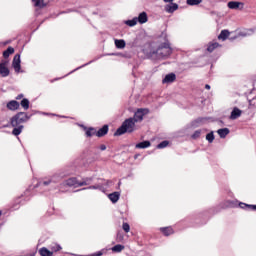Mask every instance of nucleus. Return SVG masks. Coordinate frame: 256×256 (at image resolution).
<instances>
[{
  "label": "nucleus",
  "instance_id": "44",
  "mask_svg": "<svg viewBox=\"0 0 256 256\" xmlns=\"http://www.w3.org/2000/svg\"><path fill=\"white\" fill-rule=\"evenodd\" d=\"M1 215H2V212L0 211V217H1Z\"/></svg>",
  "mask_w": 256,
  "mask_h": 256
},
{
  "label": "nucleus",
  "instance_id": "19",
  "mask_svg": "<svg viewBox=\"0 0 256 256\" xmlns=\"http://www.w3.org/2000/svg\"><path fill=\"white\" fill-rule=\"evenodd\" d=\"M147 147H151V142L143 141L136 144V149H147Z\"/></svg>",
  "mask_w": 256,
  "mask_h": 256
},
{
  "label": "nucleus",
  "instance_id": "22",
  "mask_svg": "<svg viewBox=\"0 0 256 256\" xmlns=\"http://www.w3.org/2000/svg\"><path fill=\"white\" fill-rule=\"evenodd\" d=\"M15 53V49L13 47H8L6 51L3 52V57L7 59L9 55H13Z\"/></svg>",
  "mask_w": 256,
  "mask_h": 256
},
{
  "label": "nucleus",
  "instance_id": "9",
  "mask_svg": "<svg viewBox=\"0 0 256 256\" xmlns=\"http://www.w3.org/2000/svg\"><path fill=\"white\" fill-rule=\"evenodd\" d=\"M242 113L243 112L241 111V109L235 107V108H233V110L231 112L230 119L232 121H235V119H239V117L242 115Z\"/></svg>",
  "mask_w": 256,
  "mask_h": 256
},
{
  "label": "nucleus",
  "instance_id": "18",
  "mask_svg": "<svg viewBox=\"0 0 256 256\" xmlns=\"http://www.w3.org/2000/svg\"><path fill=\"white\" fill-rule=\"evenodd\" d=\"M217 133H218L219 137H221V139H225L226 136H227L228 133H229V128H222V129H219V130H217Z\"/></svg>",
  "mask_w": 256,
  "mask_h": 256
},
{
  "label": "nucleus",
  "instance_id": "11",
  "mask_svg": "<svg viewBox=\"0 0 256 256\" xmlns=\"http://www.w3.org/2000/svg\"><path fill=\"white\" fill-rule=\"evenodd\" d=\"M137 21H138V23H140V25H143V23H147V21H149L147 12L140 13L137 17Z\"/></svg>",
  "mask_w": 256,
  "mask_h": 256
},
{
  "label": "nucleus",
  "instance_id": "6",
  "mask_svg": "<svg viewBox=\"0 0 256 256\" xmlns=\"http://www.w3.org/2000/svg\"><path fill=\"white\" fill-rule=\"evenodd\" d=\"M157 55H159V57H169V54L171 53V48L169 47H160L157 50Z\"/></svg>",
  "mask_w": 256,
  "mask_h": 256
},
{
  "label": "nucleus",
  "instance_id": "42",
  "mask_svg": "<svg viewBox=\"0 0 256 256\" xmlns=\"http://www.w3.org/2000/svg\"><path fill=\"white\" fill-rule=\"evenodd\" d=\"M164 1V3H172V1H174V0H163Z\"/></svg>",
  "mask_w": 256,
  "mask_h": 256
},
{
  "label": "nucleus",
  "instance_id": "28",
  "mask_svg": "<svg viewBox=\"0 0 256 256\" xmlns=\"http://www.w3.org/2000/svg\"><path fill=\"white\" fill-rule=\"evenodd\" d=\"M161 231L166 236L173 235V228L171 227L161 228Z\"/></svg>",
  "mask_w": 256,
  "mask_h": 256
},
{
  "label": "nucleus",
  "instance_id": "35",
  "mask_svg": "<svg viewBox=\"0 0 256 256\" xmlns=\"http://www.w3.org/2000/svg\"><path fill=\"white\" fill-rule=\"evenodd\" d=\"M199 137H201V130L195 131L194 134L192 135L193 139H199Z\"/></svg>",
  "mask_w": 256,
  "mask_h": 256
},
{
  "label": "nucleus",
  "instance_id": "37",
  "mask_svg": "<svg viewBox=\"0 0 256 256\" xmlns=\"http://www.w3.org/2000/svg\"><path fill=\"white\" fill-rule=\"evenodd\" d=\"M251 33H253V31L248 30L247 33H243V32H242L240 35H241L242 37H246V35H251Z\"/></svg>",
  "mask_w": 256,
  "mask_h": 256
},
{
  "label": "nucleus",
  "instance_id": "32",
  "mask_svg": "<svg viewBox=\"0 0 256 256\" xmlns=\"http://www.w3.org/2000/svg\"><path fill=\"white\" fill-rule=\"evenodd\" d=\"M122 229L123 231H125V233H129V231H131V226H129V223H123L122 225Z\"/></svg>",
  "mask_w": 256,
  "mask_h": 256
},
{
  "label": "nucleus",
  "instance_id": "21",
  "mask_svg": "<svg viewBox=\"0 0 256 256\" xmlns=\"http://www.w3.org/2000/svg\"><path fill=\"white\" fill-rule=\"evenodd\" d=\"M39 253L41 256H53V251H50L49 249L43 247L39 250Z\"/></svg>",
  "mask_w": 256,
  "mask_h": 256
},
{
  "label": "nucleus",
  "instance_id": "34",
  "mask_svg": "<svg viewBox=\"0 0 256 256\" xmlns=\"http://www.w3.org/2000/svg\"><path fill=\"white\" fill-rule=\"evenodd\" d=\"M86 135H87V137H93V135H95V129L89 128V129L86 131Z\"/></svg>",
  "mask_w": 256,
  "mask_h": 256
},
{
  "label": "nucleus",
  "instance_id": "38",
  "mask_svg": "<svg viewBox=\"0 0 256 256\" xmlns=\"http://www.w3.org/2000/svg\"><path fill=\"white\" fill-rule=\"evenodd\" d=\"M55 247H56V248L53 250L54 252L61 251V246L56 245Z\"/></svg>",
  "mask_w": 256,
  "mask_h": 256
},
{
  "label": "nucleus",
  "instance_id": "3",
  "mask_svg": "<svg viewBox=\"0 0 256 256\" xmlns=\"http://www.w3.org/2000/svg\"><path fill=\"white\" fill-rule=\"evenodd\" d=\"M147 113H149V109H143L140 108L138 109L135 114L134 117L132 118L136 123H139L140 121H143V117H145V115H147Z\"/></svg>",
  "mask_w": 256,
  "mask_h": 256
},
{
  "label": "nucleus",
  "instance_id": "12",
  "mask_svg": "<svg viewBox=\"0 0 256 256\" xmlns=\"http://www.w3.org/2000/svg\"><path fill=\"white\" fill-rule=\"evenodd\" d=\"M177 9H179V5L177 3H172L170 5H166V7H165V11L167 13H175V11H177Z\"/></svg>",
  "mask_w": 256,
  "mask_h": 256
},
{
  "label": "nucleus",
  "instance_id": "36",
  "mask_svg": "<svg viewBox=\"0 0 256 256\" xmlns=\"http://www.w3.org/2000/svg\"><path fill=\"white\" fill-rule=\"evenodd\" d=\"M49 183H55V178H52V179L49 180V181H44V182H43V185H49Z\"/></svg>",
  "mask_w": 256,
  "mask_h": 256
},
{
  "label": "nucleus",
  "instance_id": "1",
  "mask_svg": "<svg viewBox=\"0 0 256 256\" xmlns=\"http://www.w3.org/2000/svg\"><path fill=\"white\" fill-rule=\"evenodd\" d=\"M135 120L133 118L126 119L121 127L114 133L115 136L125 135V133H133L135 131Z\"/></svg>",
  "mask_w": 256,
  "mask_h": 256
},
{
  "label": "nucleus",
  "instance_id": "16",
  "mask_svg": "<svg viewBox=\"0 0 256 256\" xmlns=\"http://www.w3.org/2000/svg\"><path fill=\"white\" fill-rule=\"evenodd\" d=\"M121 194H119V192H114L112 194L108 195V198L110 199V201H112V203H117L119 201V197Z\"/></svg>",
  "mask_w": 256,
  "mask_h": 256
},
{
  "label": "nucleus",
  "instance_id": "5",
  "mask_svg": "<svg viewBox=\"0 0 256 256\" xmlns=\"http://www.w3.org/2000/svg\"><path fill=\"white\" fill-rule=\"evenodd\" d=\"M66 185L68 187H83V185H87V181L78 182L76 178H70L66 181Z\"/></svg>",
  "mask_w": 256,
  "mask_h": 256
},
{
  "label": "nucleus",
  "instance_id": "13",
  "mask_svg": "<svg viewBox=\"0 0 256 256\" xmlns=\"http://www.w3.org/2000/svg\"><path fill=\"white\" fill-rule=\"evenodd\" d=\"M32 3L35 7H39L40 9H42V7H46L49 1L48 0H32Z\"/></svg>",
  "mask_w": 256,
  "mask_h": 256
},
{
  "label": "nucleus",
  "instance_id": "10",
  "mask_svg": "<svg viewBox=\"0 0 256 256\" xmlns=\"http://www.w3.org/2000/svg\"><path fill=\"white\" fill-rule=\"evenodd\" d=\"M20 104L19 102L12 100L10 102L7 103V109H9L10 111H17V109H19Z\"/></svg>",
  "mask_w": 256,
  "mask_h": 256
},
{
  "label": "nucleus",
  "instance_id": "14",
  "mask_svg": "<svg viewBox=\"0 0 256 256\" xmlns=\"http://www.w3.org/2000/svg\"><path fill=\"white\" fill-rule=\"evenodd\" d=\"M109 133V126L104 125L101 129H99L96 133L97 137H103Z\"/></svg>",
  "mask_w": 256,
  "mask_h": 256
},
{
  "label": "nucleus",
  "instance_id": "43",
  "mask_svg": "<svg viewBox=\"0 0 256 256\" xmlns=\"http://www.w3.org/2000/svg\"><path fill=\"white\" fill-rule=\"evenodd\" d=\"M205 89H211V86L209 84H206Z\"/></svg>",
  "mask_w": 256,
  "mask_h": 256
},
{
  "label": "nucleus",
  "instance_id": "29",
  "mask_svg": "<svg viewBox=\"0 0 256 256\" xmlns=\"http://www.w3.org/2000/svg\"><path fill=\"white\" fill-rule=\"evenodd\" d=\"M20 105L21 107H23V109H25V111H27V109H29V99L27 98L22 99Z\"/></svg>",
  "mask_w": 256,
  "mask_h": 256
},
{
  "label": "nucleus",
  "instance_id": "15",
  "mask_svg": "<svg viewBox=\"0 0 256 256\" xmlns=\"http://www.w3.org/2000/svg\"><path fill=\"white\" fill-rule=\"evenodd\" d=\"M219 47H220L219 43H217V42H210V43L208 44L207 51H208L209 53H213V52L215 51V49H217V48H219Z\"/></svg>",
  "mask_w": 256,
  "mask_h": 256
},
{
  "label": "nucleus",
  "instance_id": "33",
  "mask_svg": "<svg viewBox=\"0 0 256 256\" xmlns=\"http://www.w3.org/2000/svg\"><path fill=\"white\" fill-rule=\"evenodd\" d=\"M240 207L242 209H245V207H247L248 209H256V205H247L245 203H240Z\"/></svg>",
  "mask_w": 256,
  "mask_h": 256
},
{
  "label": "nucleus",
  "instance_id": "40",
  "mask_svg": "<svg viewBox=\"0 0 256 256\" xmlns=\"http://www.w3.org/2000/svg\"><path fill=\"white\" fill-rule=\"evenodd\" d=\"M100 149H101V151H105V149H107V146L101 145V146H100Z\"/></svg>",
  "mask_w": 256,
  "mask_h": 256
},
{
  "label": "nucleus",
  "instance_id": "24",
  "mask_svg": "<svg viewBox=\"0 0 256 256\" xmlns=\"http://www.w3.org/2000/svg\"><path fill=\"white\" fill-rule=\"evenodd\" d=\"M137 23H138L137 17L133 18L132 20L125 21V25H128V27H135Z\"/></svg>",
  "mask_w": 256,
  "mask_h": 256
},
{
  "label": "nucleus",
  "instance_id": "25",
  "mask_svg": "<svg viewBox=\"0 0 256 256\" xmlns=\"http://www.w3.org/2000/svg\"><path fill=\"white\" fill-rule=\"evenodd\" d=\"M123 249H125V246H123L121 244H117L114 247H112V251L114 253H121V251H123Z\"/></svg>",
  "mask_w": 256,
  "mask_h": 256
},
{
  "label": "nucleus",
  "instance_id": "2",
  "mask_svg": "<svg viewBox=\"0 0 256 256\" xmlns=\"http://www.w3.org/2000/svg\"><path fill=\"white\" fill-rule=\"evenodd\" d=\"M29 119H31V117L27 115V113L19 112L11 118L10 123L12 127H19L21 123H27Z\"/></svg>",
  "mask_w": 256,
  "mask_h": 256
},
{
  "label": "nucleus",
  "instance_id": "31",
  "mask_svg": "<svg viewBox=\"0 0 256 256\" xmlns=\"http://www.w3.org/2000/svg\"><path fill=\"white\" fill-rule=\"evenodd\" d=\"M169 145V141H163L157 145V149H165Z\"/></svg>",
  "mask_w": 256,
  "mask_h": 256
},
{
  "label": "nucleus",
  "instance_id": "23",
  "mask_svg": "<svg viewBox=\"0 0 256 256\" xmlns=\"http://www.w3.org/2000/svg\"><path fill=\"white\" fill-rule=\"evenodd\" d=\"M115 45L117 47V49H125V40H115Z\"/></svg>",
  "mask_w": 256,
  "mask_h": 256
},
{
  "label": "nucleus",
  "instance_id": "8",
  "mask_svg": "<svg viewBox=\"0 0 256 256\" xmlns=\"http://www.w3.org/2000/svg\"><path fill=\"white\" fill-rule=\"evenodd\" d=\"M0 75L1 77H9V68H7V62L0 63Z\"/></svg>",
  "mask_w": 256,
  "mask_h": 256
},
{
  "label": "nucleus",
  "instance_id": "39",
  "mask_svg": "<svg viewBox=\"0 0 256 256\" xmlns=\"http://www.w3.org/2000/svg\"><path fill=\"white\" fill-rule=\"evenodd\" d=\"M89 189H101V186H90Z\"/></svg>",
  "mask_w": 256,
  "mask_h": 256
},
{
  "label": "nucleus",
  "instance_id": "41",
  "mask_svg": "<svg viewBox=\"0 0 256 256\" xmlns=\"http://www.w3.org/2000/svg\"><path fill=\"white\" fill-rule=\"evenodd\" d=\"M16 99L19 101V99H23V94H20L16 97Z\"/></svg>",
  "mask_w": 256,
  "mask_h": 256
},
{
  "label": "nucleus",
  "instance_id": "30",
  "mask_svg": "<svg viewBox=\"0 0 256 256\" xmlns=\"http://www.w3.org/2000/svg\"><path fill=\"white\" fill-rule=\"evenodd\" d=\"M206 139L208 140L209 143H213V141H215V135L213 134V132H210L206 135Z\"/></svg>",
  "mask_w": 256,
  "mask_h": 256
},
{
  "label": "nucleus",
  "instance_id": "27",
  "mask_svg": "<svg viewBox=\"0 0 256 256\" xmlns=\"http://www.w3.org/2000/svg\"><path fill=\"white\" fill-rule=\"evenodd\" d=\"M227 37H229V32L227 30H222L218 36V39L225 41V39H227Z\"/></svg>",
  "mask_w": 256,
  "mask_h": 256
},
{
  "label": "nucleus",
  "instance_id": "17",
  "mask_svg": "<svg viewBox=\"0 0 256 256\" xmlns=\"http://www.w3.org/2000/svg\"><path fill=\"white\" fill-rule=\"evenodd\" d=\"M176 76L175 74L171 73V74H167L165 76V78L163 79V83H173V81H175Z\"/></svg>",
  "mask_w": 256,
  "mask_h": 256
},
{
  "label": "nucleus",
  "instance_id": "20",
  "mask_svg": "<svg viewBox=\"0 0 256 256\" xmlns=\"http://www.w3.org/2000/svg\"><path fill=\"white\" fill-rule=\"evenodd\" d=\"M23 133V125L14 127L12 131V135H15V137H18V135H21Z\"/></svg>",
  "mask_w": 256,
  "mask_h": 256
},
{
  "label": "nucleus",
  "instance_id": "26",
  "mask_svg": "<svg viewBox=\"0 0 256 256\" xmlns=\"http://www.w3.org/2000/svg\"><path fill=\"white\" fill-rule=\"evenodd\" d=\"M186 3L187 5L193 7L195 5H201V3H203V0H187Z\"/></svg>",
  "mask_w": 256,
  "mask_h": 256
},
{
  "label": "nucleus",
  "instance_id": "4",
  "mask_svg": "<svg viewBox=\"0 0 256 256\" xmlns=\"http://www.w3.org/2000/svg\"><path fill=\"white\" fill-rule=\"evenodd\" d=\"M12 67L16 73L21 71V55L16 54L12 61Z\"/></svg>",
  "mask_w": 256,
  "mask_h": 256
},
{
  "label": "nucleus",
  "instance_id": "7",
  "mask_svg": "<svg viewBox=\"0 0 256 256\" xmlns=\"http://www.w3.org/2000/svg\"><path fill=\"white\" fill-rule=\"evenodd\" d=\"M244 5L243 2L230 1L228 2L227 7L229 9H243Z\"/></svg>",
  "mask_w": 256,
  "mask_h": 256
}]
</instances>
